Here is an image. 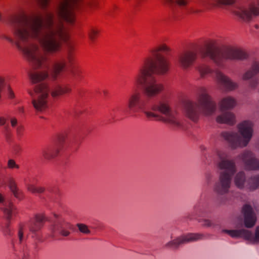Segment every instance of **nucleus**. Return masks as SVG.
<instances>
[{
    "mask_svg": "<svg viewBox=\"0 0 259 259\" xmlns=\"http://www.w3.org/2000/svg\"><path fill=\"white\" fill-rule=\"evenodd\" d=\"M49 76L47 70L36 72L31 74L30 79L33 83H37L47 78Z\"/></svg>",
    "mask_w": 259,
    "mask_h": 259,
    "instance_id": "cd10ccee",
    "label": "nucleus"
},
{
    "mask_svg": "<svg viewBox=\"0 0 259 259\" xmlns=\"http://www.w3.org/2000/svg\"><path fill=\"white\" fill-rule=\"evenodd\" d=\"M245 182V174L243 172H238L235 178L236 186L239 188H242Z\"/></svg>",
    "mask_w": 259,
    "mask_h": 259,
    "instance_id": "2f4dec72",
    "label": "nucleus"
},
{
    "mask_svg": "<svg viewBox=\"0 0 259 259\" xmlns=\"http://www.w3.org/2000/svg\"><path fill=\"white\" fill-rule=\"evenodd\" d=\"M254 27H255L256 29H258V25H257V24H255V25H254Z\"/></svg>",
    "mask_w": 259,
    "mask_h": 259,
    "instance_id": "603ef678",
    "label": "nucleus"
},
{
    "mask_svg": "<svg viewBox=\"0 0 259 259\" xmlns=\"http://www.w3.org/2000/svg\"><path fill=\"white\" fill-rule=\"evenodd\" d=\"M236 105V101L234 98L227 97L223 99L220 103V109L223 111L227 109L233 108Z\"/></svg>",
    "mask_w": 259,
    "mask_h": 259,
    "instance_id": "bb28decb",
    "label": "nucleus"
},
{
    "mask_svg": "<svg viewBox=\"0 0 259 259\" xmlns=\"http://www.w3.org/2000/svg\"><path fill=\"white\" fill-rule=\"evenodd\" d=\"M8 186L15 198L19 200L23 198L24 195L23 192L18 188L17 183L13 178L9 179Z\"/></svg>",
    "mask_w": 259,
    "mask_h": 259,
    "instance_id": "393cba45",
    "label": "nucleus"
},
{
    "mask_svg": "<svg viewBox=\"0 0 259 259\" xmlns=\"http://www.w3.org/2000/svg\"><path fill=\"white\" fill-rule=\"evenodd\" d=\"M47 221V218L44 213H38L30 219L27 223H20L18 226V237L20 243L25 240L24 232L26 227H29V231L33 234H36L43 227L44 223Z\"/></svg>",
    "mask_w": 259,
    "mask_h": 259,
    "instance_id": "f8f14e48",
    "label": "nucleus"
},
{
    "mask_svg": "<svg viewBox=\"0 0 259 259\" xmlns=\"http://www.w3.org/2000/svg\"><path fill=\"white\" fill-rule=\"evenodd\" d=\"M8 95L10 99H14L15 98V94L10 87L8 89Z\"/></svg>",
    "mask_w": 259,
    "mask_h": 259,
    "instance_id": "79ce46f5",
    "label": "nucleus"
},
{
    "mask_svg": "<svg viewBox=\"0 0 259 259\" xmlns=\"http://www.w3.org/2000/svg\"><path fill=\"white\" fill-rule=\"evenodd\" d=\"M10 203L13 204L12 202H9L8 203H7L5 202V197L4 195L0 193V204H3L4 205V207L3 208V211L4 212V208L6 206H8Z\"/></svg>",
    "mask_w": 259,
    "mask_h": 259,
    "instance_id": "e433bc0d",
    "label": "nucleus"
},
{
    "mask_svg": "<svg viewBox=\"0 0 259 259\" xmlns=\"http://www.w3.org/2000/svg\"><path fill=\"white\" fill-rule=\"evenodd\" d=\"M215 77L219 83L223 85L227 90L232 91L236 89L238 85L222 72L219 70L215 72Z\"/></svg>",
    "mask_w": 259,
    "mask_h": 259,
    "instance_id": "6ab92c4d",
    "label": "nucleus"
},
{
    "mask_svg": "<svg viewBox=\"0 0 259 259\" xmlns=\"http://www.w3.org/2000/svg\"><path fill=\"white\" fill-rule=\"evenodd\" d=\"M223 232L227 233L232 237H243L246 239L249 240L251 237L250 232L245 229L239 230H225Z\"/></svg>",
    "mask_w": 259,
    "mask_h": 259,
    "instance_id": "b1692460",
    "label": "nucleus"
},
{
    "mask_svg": "<svg viewBox=\"0 0 259 259\" xmlns=\"http://www.w3.org/2000/svg\"><path fill=\"white\" fill-rule=\"evenodd\" d=\"M217 121L219 123H225L229 125H233L235 123V117L230 112H226L218 116Z\"/></svg>",
    "mask_w": 259,
    "mask_h": 259,
    "instance_id": "5701e85b",
    "label": "nucleus"
},
{
    "mask_svg": "<svg viewBox=\"0 0 259 259\" xmlns=\"http://www.w3.org/2000/svg\"><path fill=\"white\" fill-rule=\"evenodd\" d=\"M256 85H257V81L256 80L253 81V82H251L250 84V86L251 88H255L256 87Z\"/></svg>",
    "mask_w": 259,
    "mask_h": 259,
    "instance_id": "8fccbe9b",
    "label": "nucleus"
},
{
    "mask_svg": "<svg viewBox=\"0 0 259 259\" xmlns=\"http://www.w3.org/2000/svg\"><path fill=\"white\" fill-rule=\"evenodd\" d=\"M72 75L76 79H79L81 78L82 71L78 68L73 69L71 72Z\"/></svg>",
    "mask_w": 259,
    "mask_h": 259,
    "instance_id": "c9c22d12",
    "label": "nucleus"
},
{
    "mask_svg": "<svg viewBox=\"0 0 259 259\" xmlns=\"http://www.w3.org/2000/svg\"><path fill=\"white\" fill-rule=\"evenodd\" d=\"M50 0H39L42 9H46L48 5Z\"/></svg>",
    "mask_w": 259,
    "mask_h": 259,
    "instance_id": "58836bf2",
    "label": "nucleus"
},
{
    "mask_svg": "<svg viewBox=\"0 0 259 259\" xmlns=\"http://www.w3.org/2000/svg\"><path fill=\"white\" fill-rule=\"evenodd\" d=\"M59 146H50L44 148L42 150V157L47 160H50L56 157L60 151Z\"/></svg>",
    "mask_w": 259,
    "mask_h": 259,
    "instance_id": "4be33fe9",
    "label": "nucleus"
},
{
    "mask_svg": "<svg viewBox=\"0 0 259 259\" xmlns=\"http://www.w3.org/2000/svg\"><path fill=\"white\" fill-rule=\"evenodd\" d=\"M241 213L244 218V224L247 228H252L255 224L257 218L252 207L248 204H245L243 205L241 209Z\"/></svg>",
    "mask_w": 259,
    "mask_h": 259,
    "instance_id": "2eb2a0df",
    "label": "nucleus"
},
{
    "mask_svg": "<svg viewBox=\"0 0 259 259\" xmlns=\"http://www.w3.org/2000/svg\"><path fill=\"white\" fill-rule=\"evenodd\" d=\"M214 41H211L201 52L202 57L209 58L218 66H222L225 61L242 60L247 58L248 54L243 50L234 47H228L222 49L214 47Z\"/></svg>",
    "mask_w": 259,
    "mask_h": 259,
    "instance_id": "39448f33",
    "label": "nucleus"
},
{
    "mask_svg": "<svg viewBox=\"0 0 259 259\" xmlns=\"http://www.w3.org/2000/svg\"><path fill=\"white\" fill-rule=\"evenodd\" d=\"M198 5L202 7L201 9H192L191 13L193 14H199L205 11L211 10L218 7L217 0H200Z\"/></svg>",
    "mask_w": 259,
    "mask_h": 259,
    "instance_id": "aec40b11",
    "label": "nucleus"
},
{
    "mask_svg": "<svg viewBox=\"0 0 259 259\" xmlns=\"http://www.w3.org/2000/svg\"><path fill=\"white\" fill-rule=\"evenodd\" d=\"M259 73V62L255 61L252 64L251 68L246 71L242 76L243 80L252 78Z\"/></svg>",
    "mask_w": 259,
    "mask_h": 259,
    "instance_id": "a878e982",
    "label": "nucleus"
},
{
    "mask_svg": "<svg viewBox=\"0 0 259 259\" xmlns=\"http://www.w3.org/2000/svg\"><path fill=\"white\" fill-rule=\"evenodd\" d=\"M10 122L12 127H15L17 124V120L15 117L10 118Z\"/></svg>",
    "mask_w": 259,
    "mask_h": 259,
    "instance_id": "49530a36",
    "label": "nucleus"
},
{
    "mask_svg": "<svg viewBox=\"0 0 259 259\" xmlns=\"http://www.w3.org/2000/svg\"><path fill=\"white\" fill-rule=\"evenodd\" d=\"M75 46L69 42L67 45L66 56L62 57L55 61L53 65L51 77L53 80H57L66 68L67 64L71 66L75 61Z\"/></svg>",
    "mask_w": 259,
    "mask_h": 259,
    "instance_id": "9d476101",
    "label": "nucleus"
},
{
    "mask_svg": "<svg viewBox=\"0 0 259 259\" xmlns=\"http://www.w3.org/2000/svg\"><path fill=\"white\" fill-rule=\"evenodd\" d=\"M127 108L130 114L142 112L148 119L162 121L172 128H180L182 126L178 112L171 109L169 101L166 99L155 102L149 107L148 102L143 99L141 92L135 90L129 95Z\"/></svg>",
    "mask_w": 259,
    "mask_h": 259,
    "instance_id": "7ed1b4c3",
    "label": "nucleus"
},
{
    "mask_svg": "<svg viewBox=\"0 0 259 259\" xmlns=\"http://www.w3.org/2000/svg\"><path fill=\"white\" fill-rule=\"evenodd\" d=\"M218 7L222 6H233L236 0H217ZM232 13L238 19L249 22L253 18L259 16V0H248L243 4L235 5Z\"/></svg>",
    "mask_w": 259,
    "mask_h": 259,
    "instance_id": "423d86ee",
    "label": "nucleus"
},
{
    "mask_svg": "<svg viewBox=\"0 0 259 259\" xmlns=\"http://www.w3.org/2000/svg\"><path fill=\"white\" fill-rule=\"evenodd\" d=\"M198 94V103L190 100L185 101L184 103L186 115L193 121L197 120L200 113L209 115L213 113L216 109V104L211 100L205 87L199 88Z\"/></svg>",
    "mask_w": 259,
    "mask_h": 259,
    "instance_id": "20e7f679",
    "label": "nucleus"
},
{
    "mask_svg": "<svg viewBox=\"0 0 259 259\" xmlns=\"http://www.w3.org/2000/svg\"><path fill=\"white\" fill-rule=\"evenodd\" d=\"M176 3L180 6H185L188 4L187 0H176Z\"/></svg>",
    "mask_w": 259,
    "mask_h": 259,
    "instance_id": "ea45409f",
    "label": "nucleus"
},
{
    "mask_svg": "<svg viewBox=\"0 0 259 259\" xmlns=\"http://www.w3.org/2000/svg\"><path fill=\"white\" fill-rule=\"evenodd\" d=\"M196 70L201 77H205L211 72L210 68L207 65L203 64L198 65L196 67Z\"/></svg>",
    "mask_w": 259,
    "mask_h": 259,
    "instance_id": "c756f323",
    "label": "nucleus"
},
{
    "mask_svg": "<svg viewBox=\"0 0 259 259\" xmlns=\"http://www.w3.org/2000/svg\"><path fill=\"white\" fill-rule=\"evenodd\" d=\"M5 80L4 77L0 76V99L2 97V92L5 87Z\"/></svg>",
    "mask_w": 259,
    "mask_h": 259,
    "instance_id": "4c0bfd02",
    "label": "nucleus"
},
{
    "mask_svg": "<svg viewBox=\"0 0 259 259\" xmlns=\"http://www.w3.org/2000/svg\"><path fill=\"white\" fill-rule=\"evenodd\" d=\"M55 193H56V196L57 197V198L55 199V200H54V201H58L57 200L58 198L60 196V193L59 191L58 190H57V189L56 190Z\"/></svg>",
    "mask_w": 259,
    "mask_h": 259,
    "instance_id": "de8ad7c7",
    "label": "nucleus"
},
{
    "mask_svg": "<svg viewBox=\"0 0 259 259\" xmlns=\"http://www.w3.org/2000/svg\"><path fill=\"white\" fill-rule=\"evenodd\" d=\"M259 187V175L251 177L248 184V189L249 191H254Z\"/></svg>",
    "mask_w": 259,
    "mask_h": 259,
    "instance_id": "c85d7f7f",
    "label": "nucleus"
},
{
    "mask_svg": "<svg viewBox=\"0 0 259 259\" xmlns=\"http://www.w3.org/2000/svg\"><path fill=\"white\" fill-rule=\"evenodd\" d=\"M8 118L4 116L0 117V126L4 125L6 123Z\"/></svg>",
    "mask_w": 259,
    "mask_h": 259,
    "instance_id": "a18cd8bd",
    "label": "nucleus"
},
{
    "mask_svg": "<svg viewBox=\"0 0 259 259\" xmlns=\"http://www.w3.org/2000/svg\"><path fill=\"white\" fill-rule=\"evenodd\" d=\"M171 49L165 44H160L150 51V55L144 57L134 77L135 84L143 88L146 97L154 98L164 90V85L158 82L152 75H164L169 70L170 62L163 54L168 55Z\"/></svg>",
    "mask_w": 259,
    "mask_h": 259,
    "instance_id": "f03ea898",
    "label": "nucleus"
},
{
    "mask_svg": "<svg viewBox=\"0 0 259 259\" xmlns=\"http://www.w3.org/2000/svg\"><path fill=\"white\" fill-rule=\"evenodd\" d=\"M82 5L81 0H63L58 10V16L61 20L73 24L75 20V12Z\"/></svg>",
    "mask_w": 259,
    "mask_h": 259,
    "instance_id": "9b49d317",
    "label": "nucleus"
},
{
    "mask_svg": "<svg viewBox=\"0 0 259 259\" xmlns=\"http://www.w3.org/2000/svg\"><path fill=\"white\" fill-rule=\"evenodd\" d=\"M253 124L250 121H244L238 125V131L242 139L233 133L223 132L222 136L227 141L233 148L245 147L250 141L253 133Z\"/></svg>",
    "mask_w": 259,
    "mask_h": 259,
    "instance_id": "6e6552de",
    "label": "nucleus"
},
{
    "mask_svg": "<svg viewBox=\"0 0 259 259\" xmlns=\"http://www.w3.org/2000/svg\"><path fill=\"white\" fill-rule=\"evenodd\" d=\"M242 159L247 169L259 170V159L256 158L251 152L245 151L242 154Z\"/></svg>",
    "mask_w": 259,
    "mask_h": 259,
    "instance_id": "f3484780",
    "label": "nucleus"
},
{
    "mask_svg": "<svg viewBox=\"0 0 259 259\" xmlns=\"http://www.w3.org/2000/svg\"><path fill=\"white\" fill-rule=\"evenodd\" d=\"M100 33V30L97 27H92L88 32V35L90 40L92 42H94L97 38Z\"/></svg>",
    "mask_w": 259,
    "mask_h": 259,
    "instance_id": "7c9ffc66",
    "label": "nucleus"
},
{
    "mask_svg": "<svg viewBox=\"0 0 259 259\" xmlns=\"http://www.w3.org/2000/svg\"><path fill=\"white\" fill-rule=\"evenodd\" d=\"M71 89L69 84H57L52 87L51 90V96L53 98L58 97L71 92Z\"/></svg>",
    "mask_w": 259,
    "mask_h": 259,
    "instance_id": "412c9836",
    "label": "nucleus"
},
{
    "mask_svg": "<svg viewBox=\"0 0 259 259\" xmlns=\"http://www.w3.org/2000/svg\"><path fill=\"white\" fill-rule=\"evenodd\" d=\"M10 21L14 28L16 45L24 57L35 68L48 69V58L46 55L37 44H27V42L31 39H36L45 52L50 54L59 52L62 48V41L66 37L62 22L56 24L52 13H47L44 18L39 16L14 15Z\"/></svg>",
    "mask_w": 259,
    "mask_h": 259,
    "instance_id": "f257e3e1",
    "label": "nucleus"
},
{
    "mask_svg": "<svg viewBox=\"0 0 259 259\" xmlns=\"http://www.w3.org/2000/svg\"><path fill=\"white\" fill-rule=\"evenodd\" d=\"M27 188L28 191L34 194L42 193L45 190V188L43 187H36L32 184H28Z\"/></svg>",
    "mask_w": 259,
    "mask_h": 259,
    "instance_id": "473e14b6",
    "label": "nucleus"
},
{
    "mask_svg": "<svg viewBox=\"0 0 259 259\" xmlns=\"http://www.w3.org/2000/svg\"><path fill=\"white\" fill-rule=\"evenodd\" d=\"M49 92V85L45 83L36 84L32 90H29L32 105L37 111H42L47 108Z\"/></svg>",
    "mask_w": 259,
    "mask_h": 259,
    "instance_id": "1a4fd4ad",
    "label": "nucleus"
},
{
    "mask_svg": "<svg viewBox=\"0 0 259 259\" xmlns=\"http://www.w3.org/2000/svg\"><path fill=\"white\" fill-rule=\"evenodd\" d=\"M218 156L221 160L218 166L224 171L221 173L220 183L216 185L214 189L218 193L224 194L228 192L230 187L231 178L236 171V167L233 160L226 159L227 155L225 152L218 151Z\"/></svg>",
    "mask_w": 259,
    "mask_h": 259,
    "instance_id": "0eeeda50",
    "label": "nucleus"
},
{
    "mask_svg": "<svg viewBox=\"0 0 259 259\" xmlns=\"http://www.w3.org/2000/svg\"><path fill=\"white\" fill-rule=\"evenodd\" d=\"M24 131V127L22 125H19L17 128V133L19 136L22 135Z\"/></svg>",
    "mask_w": 259,
    "mask_h": 259,
    "instance_id": "c03bdc74",
    "label": "nucleus"
},
{
    "mask_svg": "<svg viewBox=\"0 0 259 259\" xmlns=\"http://www.w3.org/2000/svg\"><path fill=\"white\" fill-rule=\"evenodd\" d=\"M19 213L17 208L12 203H10L4 208V214L8 222L3 228V233L5 235L11 236L13 234V231L11 227L10 221L16 217Z\"/></svg>",
    "mask_w": 259,
    "mask_h": 259,
    "instance_id": "4468645a",
    "label": "nucleus"
},
{
    "mask_svg": "<svg viewBox=\"0 0 259 259\" xmlns=\"http://www.w3.org/2000/svg\"><path fill=\"white\" fill-rule=\"evenodd\" d=\"M54 217L57 220L56 223L53 227V231L54 233L58 232L63 236H68L70 234L69 230L72 229V225L64 220L62 216L54 214Z\"/></svg>",
    "mask_w": 259,
    "mask_h": 259,
    "instance_id": "dca6fc26",
    "label": "nucleus"
},
{
    "mask_svg": "<svg viewBox=\"0 0 259 259\" xmlns=\"http://www.w3.org/2000/svg\"><path fill=\"white\" fill-rule=\"evenodd\" d=\"M203 225L206 226H210L211 225V222L209 220H205Z\"/></svg>",
    "mask_w": 259,
    "mask_h": 259,
    "instance_id": "09e8293b",
    "label": "nucleus"
},
{
    "mask_svg": "<svg viewBox=\"0 0 259 259\" xmlns=\"http://www.w3.org/2000/svg\"><path fill=\"white\" fill-rule=\"evenodd\" d=\"M202 236V235L199 234H188L169 242L168 245L171 248H175L181 244L200 239Z\"/></svg>",
    "mask_w": 259,
    "mask_h": 259,
    "instance_id": "a211bd4d",
    "label": "nucleus"
},
{
    "mask_svg": "<svg viewBox=\"0 0 259 259\" xmlns=\"http://www.w3.org/2000/svg\"><path fill=\"white\" fill-rule=\"evenodd\" d=\"M79 231L83 234H88L90 233V230L88 226L84 224L78 223L76 225Z\"/></svg>",
    "mask_w": 259,
    "mask_h": 259,
    "instance_id": "72a5a7b5",
    "label": "nucleus"
},
{
    "mask_svg": "<svg viewBox=\"0 0 259 259\" xmlns=\"http://www.w3.org/2000/svg\"><path fill=\"white\" fill-rule=\"evenodd\" d=\"M66 139V135L65 134H61L58 136V141L59 145H61Z\"/></svg>",
    "mask_w": 259,
    "mask_h": 259,
    "instance_id": "a19ab883",
    "label": "nucleus"
},
{
    "mask_svg": "<svg viewBox=\"0 0 259 259\" xmlns=\"http://www.w3.org/2000/svg\"><path fill=\"white\" fill-rule=\"evenodd\" d=\"M97 6V2L96 1H94L90 4V6L92 8H96Z\"/></svg>",
    "mask_w": 259,
    "mask_h": 259,
    "instance_id": "3c124183",
    "label": "nucleus"
},
{
    "mask_svg": "<svg viewBox=\"0 0 259 259\" xmlns=\"http://www.w3.org/2000/svg\"><path fill=\"white\" fill-rule=\"evenodd\" d=\"M178 56L180 66L183 69H187L194 64L197 58L198 53L195 49H188L181 52Z\"/></svg>",
    "mask_w": 259,
    "mask_h": 259,
    "instance_id": "ddd939ff",
    "label": "nucleus"
},
{
    "mask_svg": "<svg viewBox=\"0 0 259 259\" xmlns=\"http://www.w3.org/2000/svg\"><path fill=\"white\" fill-rule=\"evenodd\" d=\"M7 167L9 169H19V165L16 163L14 159H11L8 161Z\"/></svg>",
    "mask_w": 259,
    "mask_h": 259,
    "instance_id": "f704fd0d",
    "label": "nucleus"
},
{
    "mask_svg": "<svg viewBox=\"0 0 259 259\" xmlns=\"http://www.w3.org/2000/svg\"><path fill=\"white\" fill-rule=\"evenodd\" d=\"M21 147L19 145H15L13 148V152L15 154H19L21 151Z\"/></svg>",
    "mask_w": 259,
    "mask_h": 259,
    "instance_id": "37998d69",
    "label": "nucleus"
}]
</instances>
